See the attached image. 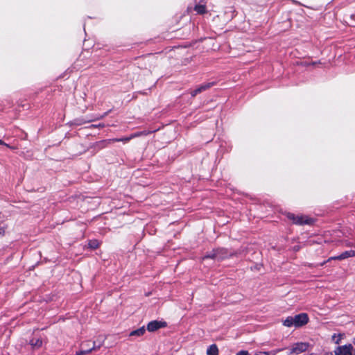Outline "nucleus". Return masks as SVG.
<instances>
[{"label":"nucleus","mask_w":355,"mask_h":355,"mask_svg":"<svg viewBox=\"0 0 355 355\" xmlns=\"http://www.w3.org/2000/svg\"><path fill=\"white\" fill-rule=\"evenodd\" d=\"M343 259H345V257L344 254L343 252L340 255L335 256V257H331L329 258L327 261H329L330 260H340H340H343Z\"/></svg>","instance_id":"16"},{"label":"nucleus","mask_w":355,"mask_h":355,"mask_svg":"<svg viewBox=\"0 0 355 355\" xmlns=\"http://www.w3.org/2000/svg\"><path fill=\"white\" fill-rule=\"evenodd\" d=\"M286 216L293 224L297 225H311L314 222L313 218L303 214L295 215L293 213H288Z\"/></svg>","instance_id":"3"},{"label":"nucleus","mask_w":355,"mask_h":355,"mask_svg":"<svg viewBox=\"0 0 355 355\" xmlns=\"http://www.w3.org/2000/svg\"><path fill=\"white\" fill-rule=\"evenodd\" d=\"M236 254V252L229 251L227 248H218L214 249L211 252L205 255L203 260L207 259H216L220 261Z\"/></svg>","instance_id":"2"},{"label":"nucleus","mask_w":355,"mask_h":355,"mask_svg":"<svg viewBox=\"0 0 355 355\" xmlns=\"http://www.w3.org/2000/svg\"><path fill=\"white\" fill-rule=\"evenodd\" d=\"M309 347V344L307 343H296L293 345L291 349V353L298 354L301 352H306Z\"/></svg>","instance_id":"7"},{"label":"nucleus","mask_w":355,"mask_h":355,"mask_svg":"<svg viewBox=\"0 0 355 355\" xmlns=\"http://www.w3.org/2000/svg\"><path fill=\"white\" fill-rule=\"evenodd\" d=\"M200 94L197 89L191 91L190 94L192 97H195L197 94Z\"/></svg>","instance_id":"17"},{"label":"nucleus","mask_w":355,"mask_h":355,"mask_svg":"<svg viewBox=\"0 0 355 355\" xmlns=\"http://www.w3.org/2000/svg\"><path fill=\"white\" fill-rule=\"evenodd\" d=\"M219 349L216 344L211 345L207 349V355H218Z\"/></svg>","instance_id":"9"},{"label":"nucleus","mask_w":355,"mask_h":355,"mask_svg":"<svg viewBox=\"0 0 355 355\" xmlns=\"http://www.w3.org/2000/svg\"><path fill=\"white\" fill-rule=\"evenodd\" d=\"M94 127H98V128H103L104 124H98V125H93Z\"/></svg>","instance_id":"21"},{"label":"nucleus","mask_w":355,"mask_h":355,"mask_svg":"<svg viewBox=\"0 0 355 355\" xmlns=\"http://www.w3.org/2000/svg\"><path fill=\"white\" fill-rule=\"evenodd\" d=\"M0 145H5L6 146H8V144H6L3 140L0 139Z\"/></svg>","instance_id":"23"},{"label":"nucleus","mask_w":355,"mask_h":355,"mask_svg":"<svg viewBox=\"0 0 355 355\" xmlns=\"http://www.w3.org/2000/svg\"><path fill=\"white\" fill-rule=\"evenodd\" d=\"M149 132L146 131L137 132L133 134H131L129 137H122V138H113V143L122 141L124 144L129 142L131 139L138 137L142 135H147Z\"/></svg>","instance_id":"4"},{"label":"nucleus","mask_w":355,"mask_h":355,"mask_svg":"<svg viewBox=\"0 0 355 355\" xmlns=\"http://www.w3.org/2000/svg\"><path fill=\"white\" fill-rule=\"evenodd\" d=\"M88 246L91 249H96L99 246V243L97 240H90L88 243Z\"/></svg>","instance_id":"14"},{"label":"nucleus","mask_w":355,"mask_h":355,"mask_svg":"<svg viewBox=\"0 0 355 355\" xmlns=\"http://www.w3.org/2000/svg\"><path fill=\"white\" fill-rule=\"evenodd\" d=\"M318 64H321L320 61L312 62H310V63H305L304 65L305 66H309V65L315 66V65Z\"/></svg>","instance_id":"18"},{"label":"nucleus","mask_w":355,"mask_h":355,"mask_svg":"<svg viewBox=\"0 0 355 355\" xmlns=\"http://www.w3.org/2000/svg\"><path fill=\"white\" fill-rule=\"evenodd\" d=\"M354 355H355V350H354Z\"/></svg>","instance_id":"27"},{"label":"nucleus","mask_w":355,"mask_h":355,"mask_svg":"<svg viewBox=\"0 0 355 355\" xmlns=\"http://www.w3.org/2000/svg\"><path fill=\"white\" fill-rule=\"evenodd\" d=\"M112 144H113V140H112V139H103V140L96 142L94 144V146L97 150H101V149L107 147L109 145H110Z\"/></svg>","instance_id":"8"},{"label":"nucleus","mask_w":355,"mask_h":355,"mask_svg":"<svg viewBox=\"0 0 355 355\" xmlns=\"http://www.w3.org/2000/svg\"><path fill=\"white\" fill-rule=\"evenodd\" d=\"M236 355H249L247 351H241Z\"/></svg>","instance_id":"20"},{"label":"nucleus","mask_w":355,"mask_h":355,"mask_svg":"<svg viewBox=\"0 0 355 355\" xmlns=\"http://www.w3.org/2000/svg\"><path fill=\"white\" fill-rule=\"evenodd\" d=\"M89 352H91V350H89V351H80V352H76V355H85V354L89 353Z\"/></svg>","instance_id":"19"},{"label":"nucleus","mask_w":355,"mask_h":355,"mask_svg":"<svg viewBox=\"0 0 355 355\" xmlns=\"http://www.w3.org/2000/svg\"><path fill=\"white\" fill-rule=\"evenodd\" d=\"M309 318L306 313H302L294 316H288L283 320V325L291 328H299L306 325L309 322Z\"/></svg>","instance_id":"1"},{"label":"nucleus","mask_w":355,"mask_h":355,"mask_svg":"<svg viewBox=\"0 0 355 355\" xmlns=\"http://www.w3.org/2000/svg\"><path fill=\"white\" fill-rule=\"evenodd\" d=\"M42 343V340L39 338H34L30 340V345L33 349L41 347Z\"/></svg>","instance_id":"10"},{"label":"nucleus","mask_w":355,"mask_h":355,"mask_svg":"<svg viewBox=\"0 0 355 355\" xmlns=\"http://www.w3.org/2000/svg\"><path fill=\"white\" fill-rule=\"evenodd\" d=\"M343 254H344L345 259L349 258V257H355V250H348V251H345V252H343Z\"/></svg>","instance_id":"15"},{"label":"nucleus","mask_w":355,"mask_h":355,"mask_svg":"<svg viewBox=\"0 0 355 355\" xmlns=\"http://www.w3.org/2000/svg\"><path fill=\"white\" fill-rule=\"evenodd\" d=\"M104 116H101V117H99L98 119H102L103 118Z\"/></svg>","instance_id":"26"},{"label":"nucleus","mask_w":355,"mask_h":355,"mask_svg":"<svg viewBox=\"0 0 355 355\" xmlns=\"http://www.w3.org/2000/svg\"><path fill=\"white\" fill-rule=\"evenodd\" d=\"M220 18V15H217L216 17L214 18V20H216V19H219Z\"/></svg>","instance_id":"25"},{"label":"nucleus","mask_w":355,"mask_h":355,"mask_svg":"<svg viewBox=\"0 0 355 355\" xmlns=\"http://www.w3.org/2000/svg\"><path fill=\"white\" fill-rule=\"evenodd\" d=\"M166 326V322L163 321H152L149 322L147 325V329L148 331L153 332L158 330L160 328L165 327Z\"/></svg>","instance_id":"6"},{"label":"nucleus","mask_w":355,"mask_h":355,"mask_svg":"<svg viewBox=\"0 0 355 355\" xmlns=\"http://www.w3.org/2000/svg\"><path fill=\"white\" fill-rule=\"evenodd\" d=\"M354 351L352 345L338 347L336 351V355H354Z\"/></svg>","instance_id":"5"},{"label":"nucleus","mask_w":355,"mask_h":355,"mask_svg":"<svg viewBox=\"0 0 355 355\" xmlns=\"http://www.w3.org/2000/svg\"><path fill=\"white\" fill-rule=\"evenodd\" d=\"M145 333L144 327H141L137 330L132 331L130 333V336H141Z\"/></svg>","instance_id":"13"},{"label":"nucleus","mask_w":355,"mask_h":355,"mask_svg":"<svg viewBox=\"0 0 355 355\" xmlns=\"http://www.w3.org/2000/svg\"><path fill=\"white\" fill-rule=\"evenodd\" d=\"M257 355H269V354L267 352H260L259 354H258Z\"/></svg>","instance_id":"24"},{"label":"nucleus","mask_w":355,"mask_h":355,"mask_svg":"<svg viewBox=\"0 0 355 355\" xmlns=\"http://www.w3.org/2000/svg\"><path fill=\"white\" fill-rule=\"evenodd\" d=\"M5 232V230L3 227L0 228V234L3 235Z\"/></svg>","instance_id":"22"},{"label":"nucleus","mask_w":355,"mask_h":355,"mask_svg":"<svg viewBox=\"0 0 355 355\" xmlns=\"http://www.w3.org/2000/svg\"><path fill=\"white\" fill-rule=\"evenodd\" d=\"M214 85V83H204V84H202L200 86H198L196 89H198L199 93H201V92L209 89Z\"/></svg>","instance_id":"12"},{"label":"nucleus","mask_w":355,"mask_h":355,"mask_svg":"<svg viewBox=\"0 0 355 355\" xmlns=\"http://www.w3.org/2000/svg\"><path fill=\"white\" fill-rule=\"evenodd\" d=\"M193 9L198 15H204L207 12V7L204 4H196Z\"/></svg>","instance_id":"11"}]
</instances>
